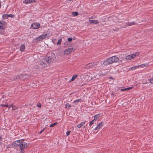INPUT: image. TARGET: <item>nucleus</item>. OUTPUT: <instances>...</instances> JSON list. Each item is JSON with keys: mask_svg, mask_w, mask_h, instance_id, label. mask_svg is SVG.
<instances>
[{"mask_svg": "<svg viewBox=\"0 0 153 153\" xmlns=\"http://www.w3.org/2000/svg\"><path fill=\"white\" fill-rule=\"evenodd\" d=\"M56 59L55 53L52 51H50L48 53L47 56L44 59V60L47 64L49 65L52 63Z\"/></svg>", "mask_w": 153, "mask_h": 153, "instance_id": "f257e3e1", "label": "nucleus"}, {"mask_svg": "<svg viewBox=\"0 0 153 153\" xmlns=\"http://www.w3.org/2000/svg\"><path fill=\"white\" fill-rule=\"evenodd\" d=\"M119 60V58L116 56H114L110 57L103 62V64L105 65H107L114 62H117Z\"/></svg>", "mask_w": 153, "mask_h": 153, "instance_id": "f03ea898", "label": "nucleus"}, {"mask_svg": "<svg viewBox=\"0 0 153 153\" xmlns=\"http://www.w3.org/2000/svg\"><path fill=\"white\" fill-rule=\"evenodd\" d=\"M6 23L4 21H0V33L4 34L5 33L4 30L5 29Z\"/></svg>", "mask_w": 153, "mask_h": 153, "instance_id": "7ed1b4c3", "label": "nucleus"}, {"mask_svg": "<svg viewBox=\"0 0 153 153\" xmlns=\"http://www.w3.org/2000/svg\"><path fill=\"white\" fill-rule=\"evenodd\" d=\"M21 143L19 146V149L21 150L20 152L21 153H24L25 151L24 149L28 147L27 144V143L24 142V141H21Z\"/></svg>", "mask_w": 153, "mask_h": 153, "instance_id": "20e7f679", "label": "nucleus"}, {"mask_svg": "<svg viewBox=\"0 0 153 153\" xmlns=\"http://www.w3.org/2000/svg\"><path fill=\"white\" fill-rule=\"evenodd\" d=\"M25 140L22 139L19 140H18L14 141L12 144V145L14 146H19L20 145V144L21 143V142L22 141H24Z\"/></svg>", "mask_w": 153, "mask_h": 153, "instance_id": "39448f33", "label": "nucleus"}, {"mask_svg": "<svg viewBox=\"0 0 153 153\" xmlns=\"http://www.w3.org/2000/svg\"><path fill=\"white\" fill-rule=\"evenodd\" d=\"M19 79L20 80H25L29 77V75L27 74H20L19 75Z\"/></svg>", "mask_w": 153, "mask_h": 153, "instance_id": "423d86ee", "label": "nucleus"}, {"mask_svg": "<svg viewBox=\"0 0 153 153\" xmlns=\"http://www.w3.org/2000/svg\"><path fill=\"white\" fill-rule=\"evenodd\" d=\"M97 62L94 63H91L86 65L85 66V68H89L93 67L95 65H97Z\"/></svg>", "mask_w": 153, "mask_h": 153, "instance_id": "0eeeda50", "label": "nucleus"}, {"mask_svg": "<svg viewBox=\"0 0 153 153\" xmlns=\"http://www.w3.org/2000/svg\"><path fill=\"white\" fill-rule=\"evenodd\" d=\"M40 26L38 23H33L31 25V28L33 29H37L39 28Z\"/></svg>", "mask_w": 153, "mask_h": 153, "instance_id": "6e6552de", "label": "nucleus"}, {"mask_svg": "<svg viewBox=\"0 0 153 153\" xmlns=\"http://www.w3.org/2000/svg\"><path fill=\"white\" fill-rule=\"evenodd\" d=\"M74 49L73 48H67L65 50L64 53L66 55H68L72 51L73 52H74Z\"/></svg>", "mask_w": 153, "mask_h": 153, "instance_id": "1a4fd4ad", "label": "nucleus"}, {"mask_svg": "<svg viewBox=\"0 0 153 153\" xmlns=\"http://www.w3.org/2000/svg\"><path fill=\"white\" fill-rule=\"evenodd\" d=\"M135 56L134 55V54H131L126 56V59L128 60H130L134 58Z\"/></svg>", "mask_w": 153, "mask_h": 153, "instance_id": "9d476101", "label": "nucleus"}, {"mask_svg": "<svg viewBox=\"0 0 153 153\" xmlns=\"http://www.w3.org/2000/svg\"><path fill=\"white\" fill-rule=\"evenodd\" d=\"M104 124L102 122L100 123L94 129V130H97L98 129H99L101 127H102L103 124Z\"/></svg>", "mask_w": 153, "mask_h": 153, "instance_id": "9b49d317", "label": "nucleus"}, {"mask_svg": "<svg viewBox=\"0 0 153 153\" xmlns=\"http://www.w3.org/2000/svg\"><path fill=\"white\" fill-rule=\"evenodd\" d=\"M35 1L36 0H25L23 1V2L24 3L27 4H30Z\"/></svg>", "mask_w": 153, "mask_h": 153, "instance_id": "f8f14e48", "label": "nucleus"}, {"mask_svg": "<svg viewBox=\"0 0 153 153\" xmlns=\"http://www.w3.org/2000/svg\"><path fill=\"white\" fill-rule=\"evenodd\" d=\"M46 62L43 59L40 63V65L44 67H46L47 66V64L46 63Z\"/></svg>", "mask_w": 153, "mask_h": 153, "instance_id": "ddd939ff", "label": "nucleus"}, {"mask_svg": "<svg viewBox=\"0 0 153 153\" xmlns=\"http://www.w3.org/2000/svg\"><path fill=\"white\" fill-rule=\"evenodd\" d=\"M25 46L24 45L22 44L20 47V50L22 52L24 51Z\"/></svg>", "mask_w": 153, "mask_h": 153, "instance_id": "4468645a", "label": "nucleus"}, {"mask_svg": "<svg viewBox=\"0 0 153 153\" xmlns=\"http://www.w3.org/2000/svg\"><path fill=\"white\" fill-rule=\"evenodd\" d=\"M100 114H98L95 115L94 116V120H95V121L97 120L98 119H99V117H100Z\"/></svg>", "mask_w": 153, "mask_h": 153, "instance_id": "2eb2a0df", "label": "nucleus"}, {"mask_svg": "<svg viewBox=\"0 0 153 153\" xmlns=\"http://www.w3.org/2000/svg\"><path fill=\"white\" fill-rule=\"evenodd\" d=\"M85 122L86 121H85L84 122L81 123L77 125V127L79 128H81L85 124Z\"/></svg>", "mask_w": 153, "mask_h": 153, "instance_id": "dca6fc26", "label": "nucleus"}, {"mask_svg": "<svg viewBox=\"0 0 153 153\" xmlns=\"http://www.w3.org/2000/svg\"><path fill=\"white\" fill-rule=\"evenodd\" d=\"M133 88V87H130L127 88H126L121 89L120 91H125L127 90H129L130 89H132Z\"/></svg>", "mask_w": 153, "mask_h": 153, "instance_id": "f3484780", "label": "nucleus"}, {"mask_svg": "<svg viewBox=\"0 0 153 153\" xmlns=\"http://www.w3.org/2000/svg\"><path fill=\"white\" fill-rule=\"evenodd\" d=\"M90 23L91 24H97L98 23V22L97 20H89Z\"/></svg>", "mask_w": 153, "mask_h": 153, "instance_id": "a211bd4d", "label": "nucleus"}, {"mask_svg": "<svg viewBox=\"0 0 153 153\" xmlns=\"http://www.w3.org/2000/svg\"><path fill=\"white\" fill-rule=\"evenodd\" d=\"M64 46L65 48L69 47L71 45L68 44V43L67 42H66L64 43Z\"/></svg>", "mask_w": 153, "mask_h": 153, "instance_id": "6ab92c4d", "label": "nucleus"}, {"mask_svg": "<svg viewBox=\"0 0 153 153\" xmlns=\"http://www.w3.org/2000/svg\"><path fill=\"white\" fill-rule=\"evenodd\" d=\"M143 66H145V65H139V66H135L131 68V69H132V70H134L136 69V68H138V67L139 66H140L141 67H143Z\"/></svg>", "mask_w": 153, "mask_h": 153, "instance_id": "aec40b11", "label": "nucleus"}, {"mask_svg": "<svg viewBox=\"0 0 153 153\" xmlns=\"http://www.w3.org/2000/svg\"><path fill=\"white\" fill-rule=\"evenodd\" d=\"M0 106H1L2 107H4L7 108H9L8 109V110L10 108V107L9 106V105L8 104H1L0 105Z\"/></svg>", "mask_w": 153, "mask_h": 153, "instance_id": "412c9836", "label": "nucleus"}, {"mask_svg": "<svg viewBox=\"0 0 153 153\" xmlns=\"http://www.w3.org/2000/svg\"><path fill=\"white\" fill-rule=\"evenodd\" d=\"M81 100H81V99H79L76 100H74V101L73 103L77 104L79 102H81Z\"/></svg>", "mask_w": 153, "mask_h": 153, "instance_id": "4be33fe9", "label": "nucleus"}, {"mask_svg": "<svg viewBox=\"0 0 153 153\" xmlns=\"http://www.w3.org/2000/svg\"><path fill=\"white\" fill-rule=\"evenodd\" d=\"M72 14L73 16H77L79 15V13L77 12H74L72 13Z\"/></svg>", "mask_w": 153, "mask_h": 153, "instance_id": "5701e85b", "label": "nucleus"}, {"mask_svg": "<svg viewBox=\"0 0 153 153\" xmlns=\"http://www.w3.org/2000/svg\"><path fill=\"white\" fill-rule=\"evenodd\" d=\"M77 75H74L73 76L71 79V81H72L75 80V79L77 77Z\"/></svg>", "mask_w": 153, "mask_h": 153, "instance_id": "b1692460", "label": "nucleus"}, {"mask_svg": "<svg viewBox=\"0 0 153 153\" xmlns=\"http://www.w3.org/2000/svg\"><path fill=\"white\" fill-rule=\"evenodd\" d=\"M136 24H137L135 23L134 22H128L127 24V25L128 26H130L132 25H136Z\"/></svg>", "mask_w": 153, "mask_h": 153, "instance_id": "393cba45", "label": "nucleus"}, {"mask_svg": "<svg viewBox=\"0 0 153 153\" xmlns=\"http://www.w3.org/2000/svg\"><path fill=\"white\" fill-rule=\"evenodd\" d=\"M71 107V105L68 103H67L65 105V108H69Z\"/></svg>", "mask_w": 153, "mask_h": 153, "instance_id": "a878e982", "label": "nucleus"}, {"mask_svg": "<svg viewBox=\"0 0 153 153\" xmlns=\"http://www.w3.org/2000/svg\"><path fill=\"white\" fill-rule=\"evenodd\" d=\"M8 14L3 15L2 17L4 19H6L8 18Z\"/></svg>", "mask_w": 153, "mask_h": 153, "instance_id": "bb28decb", "label": "nucleus"}, {"mask_svg": "<svg viewBox=\"0 0 153 153\" xmlns=\"http://www.w3.org/2000/svg\"><path fill=\"white\" fill-rule=\"evenodd\" d=\"M57 124H58V123L57 122L55 123H54L53 124H51L50 125L49 127H53L54 126L56 125Z\"/></svg>", "mask_w": 153, "mask_h": 153, "instance_id": "cd10ccee", "label": "nucleus"}, {"mask_svg": "<svg viewBox=\"0 0 153 153\" xmlns=\"http://www.w3.org/2000/svg\"><path fill=\"white\" fill-rule=\"evenodd\" d=\"M62 40L61 39H60L58 40V42L57 43V45H59L61 44V42H62Z\"/></svg>", "mask_w": 153, "mask_h": 153, "instance_id": "c85d7f7f", "label": "nucleus"}, {"mask_svg": "<svg viewBox=\"0 0 153 153\" xmlns=\"http://www.w3.org/2000/svg\"><path fill=\"white\" fill-rule=\"evenodd\" d=\"M95 121V120H92L90 123L89 124V125L90 126H91L92 125H93L94 123V122Z\"/></svg>", "mask_w": 153, "mask_h": 153, "instance_id": "c756f323", "label": "nucleus"}, {"mask_svg": "<svg viewBox=\"0 0 153 153\" xmlns=\"http://www.w3.org/2000/svg\"><path fill=\"white\" fill-rule=\"evenodd\" d=\"M17 79H19V75H17L15 77H14L13 79V80H16Z\"/></svg>", "mask_w": 153, "mask_h": 153, "instance_id": "7c9ffc66", "label": "nucleus"}, {"mask_svg": "<svg viewBox=\"0 0 153 153\" xmlns=\"http://www.w3.org/2000/svg\"><path fill=\"white\" fill-rule=\"evenodd\" d=\"M148 80L152 84H153V77L151 79H148Z\"/></svg>", "mask_w": 153, "mask_h": 153, "instance_id": "2f4dec72", "label": "nucleus"}, {"mask_svg": "<svg viewBox=\"0 0 153 153\" xmlns=\"http://www.w3.org/2000/svg\"><path fill=\"white\" fill-rule=\"evenodd\" d=\"M39 37L41 38L42 40L43 39H45V36L44 34L41 35L39 36Z\"/></svg>", "mask_w": 153, "mask_h": 153, "instance_id": "473e14b6", "label": "nucleus"}, {"mask_svg": "<svg viewBox=\"0 0 153 153\" xmlns=\"http://www.w3.org/2000/svg\"><path fill=\"white\" fill-rule=\"evenodd\" d=\"M72 39H73L71 37L68 38V41L69 42H71L72 41Z\"/></svg>", "mask_w": 153, "mask_h": 153, "instance_id": "72a5a7b5", "label": "nucleus"}, {"mask_svg": "<svg viewBox=\"0 0 153 153\" xmlns=\"http://www.w3.org/2000/svg\"><path fill=\"white\" fill-rule=\"evenodd\" d=\"M42 39H41V38H40L39 37V36L38 37H37V38H36V39H35V40L36 41H40Z\"/></svg>", "mask_w": 153, "mask_h": 153, "instance_id": "f704fd0d", "label": "nucleus"}, {"mask_svg": "<svg viewBox=\"0 0 153 153\" xmlns=\"http://www.w3.org/2000/svg\"><path fill=\"white\" fill-rule=\"evenodd\" d=\"M134 55L135 56V57L136 56H138L139 55V52H136L135 54H134Z\"/></svg>", "mask_w": 153, "mask_h": 153, "instance_id": "c9c22d12", "label": "nucleus"}, {"mask_svg": "<svg viewBox=\"0 0 153 153\" xmlns=\"http://www.w3.org/2000/svg\"><path fill=\"white\" fill-rule=\"evenodd\" d=\"M8 17H11V18H12L14 16V15H12V14H10L9 15H8Z\"/></svg>", "mask_w": 153, "mask_h": 153, "instance_id": "e433bc0d", "label": "nucleus"}, {"mask_svg": "<svg viewBox=\"0 0 153 153\" xmlns=\"http://www.w3.org/2000/svg\"><path fill=\"white\" fill-rule=\"evenodd\" d=\"M44 34V35L45 36V38H46V37H49V35L48 34Z\"/></svg>", "mask_w": 153, "mask_h": 153, "instance_id": "4c0bfd02", "label": "nucleus"}, {"mask_svg": "<svg viewBox=\"0 0 153 153\" xmlns=\"http://www.w3.org/2000/svg\"><path fill=\"white\" fill-rule=\"evenodd\" d=\"M71 131H67L66 132V134H67V136H68L69 135Z\"/></svg>", "mask_w": 153, "mask_h": 153, "instance_id": "58836bf2", "label": "nucleus"}, {"mask_svg": "<svg viewBox=\"0 0 153 153\" xmlns=\"http://www.w3.org/2000/svg\"><path fill=\"white\" fill-rule=\"evenodd\" d=\"M37 106L38 107L40 108L41 106V104L40 103H38L37 104Z\"/></svg>", "mask_w": 153, "mask_h": 153, "instance_id": "ea45409f", "label": "nucleus"}, {"mask_svg": "<svg viewBox=\"0 0 153 153\" xmlns=\"http://www.w3.org/2000/svg\"><path fill=\"white\" fill-rule=\"evenodd\" d=\"M113 30L115 31H117L119 30V28H117L115 29H113Z\"/></svg>", "mask_w": 153, "mask_h": 153, "instance_id": "a19ab883", "label": "nucleus"}, {"mask_svg": "<svg viewBox=\"0 0 153 153\" xmlns=\"http://www.w3.org/2000/svg\"><path fill=\"white\" fill-rule=\"evenodd\" d=\"M45 129V128H44L41 131H40L39 132V134H41V133H42V132L43 131H44Z\"/></svg>", "mask_w": 153, "mask_h": 153, "instance_id": "79ce46f5", "label": "nucleus"}, {"mask_svg": "<svg viewBox=\"0 0 153 153\" xmlns=\"http://www.w3.org/2000/svg\"><path fill=\"white\" fill-rule=\"evenodd\" d=\"M9 106L10 107H13V105H12V104H11V105H9Z\"/></svg>", "mask_w": 153, "mask_h": 153, "instance_id": "37998d69", "label": "nucleus"}, {"mask_svg": "<svg viewBox=\"0 0 153 153\" xmlns=\"http://www.w3.org/2000/svg\"><path fill=\"white\" fill-rule=\"evenodd\" d=\"M2 139L1 137H0V144H1V140Z\"/></svg>", "mask_w": 153, "mask_h": 153, "instance_id": "c03bdc74", "label": "nucleus"}, {"mask_svg": "<svg viewBox=\"0 0 153 153\" xmlns=\"http://www.w3.org/2000/svg\"><path fill=\"white\" fill-rule=\"evenodd\" d=\"M74 40L75 39H76V38L75 37H73V38H72Z\"/></svg>", "mask_w": 153, "mask_h": 153, "instance_id": "a18cd8bd", "label": "nucleus"}, {"mask_svg": "<svg viewBox=\"0 0 153 153\" xmlns=\"http://www.w3.org/2000/svg\"><path fill=\"white\" fill-rule=\"evenodd\" d=\"M106 74V73H105V74H102V73H101V74L103 75H105Z\"/></svg>", "mask_w": 153, "mask_h": 153, "instance_id": "49530a36", "label": "nucleus"}, {"mask_svg": "<svg viewBox=\"0 0 153 153\" xmlns=\"http://www.w3.org/2000/svg\"><path fill=\"white\" fill-rule=\"evenodd\" d=\"M126 27V26H124V27H122L121 28H125Z\"/></svg>", "mask_w": 153, "mask_h": 153, "instance_id": "de8ad7c7", "label": "nucleus"}, {"mask_svg": "<svg viewBox=\"0 0 153 153\" xmlns=\"http://www.w3.org/2000/svg\"><path fill=\"white\" fill-rule=\"evenodd\" d=\"M12 110H15V109H14V108H12Z\"/></svg>", "mask_w": 153, "mask_h": 153, "instance_id": "09e8293b", "label": "nucleus"}, {"mask_svg": "<svg viewBox=\"0 0 153 153\" xmlns=\"http://www.w3.org/2000/svg\"><path fill=\"white\" fill-rule=\"evenodd\" d=\"M111 78V76L110 77V78Z\"/></svg>", "mask_w": 153, "mask_h": 153, "instance_id": "8fccbe9b", "label": "nucleus"}]
</instances>
